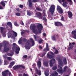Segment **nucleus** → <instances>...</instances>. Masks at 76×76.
<instances>
[{
  "label": "nucleus",
  "instance_id": "f257e3e1",
  "mask_svg": "<svg viewBox=\"0 0 76 76\" xmlns=\"http://www.w3.org/2000/svg\"><path fill=\"white\" fill-rule=\"evenodd\" d=\"M29 40H28L27 42L26 43V44L24 46L28 50H29L31 48V43H29V41L32 44L31 47L34 46L35 45V41L34 40L32 39V38H31L29 39Z\"/></svg>",
  "mask_w": 76,
  "mask_h": 76
},
{
  "label": "nucleus",
  "instance_id": "f03ea898",
  "mask_svg": "<svg viewBox=\"0 0 76 76\" xmlns=\"http://www.w3.org/2000/svg\"><path fill=\"white\" fill-rule=\"evenodd\" d=\"M13 47L12 48V50L13 51L15 50V53L17 54H18L19 53V51H20V48L18 47V45H16V44L15 43H14L12 44Z\"/></svg>",
  "mask_w": 76,
  "mask_h": 76
},
{
  "label": "nucleus",
  "instance_id": "7ed1b4c3",
  "mask_svg": "<svg viewBox=\"0 0 76 76\" xmlns=\"http://www.w3.org/2000/svg\"><path fill=\"white\" fill-rule=\"evenodd\" d=\"M10 48H11V45L7 42L5 43L4 48V51L5 52H7L9 51Z\"/></svg>",
  "mask_w": 76,
  "mask_h": 76
},
{
  "label": "nucleus",
  "instance_id": "20e7f679",
  "mask_svg": "<svg viewBox=\"0 0 76 76\" xmlns=\"http://www.w3.org/2000/svg\"><path fill=\"white\" fill-rule=\"evenodd\" d=\"M37 28L38 30V31L36 32L37 34H41V31L43 28L42 25L40 23H38L37 25Z\"/></svg>",
  "mask_w": 76,
  "mask_h": 76
},
{
  "label": "nucleus",
  "instance_id": "39448f33",
  "mask_svg": "<svg viewBox=\"0 0 76 76\" xmlns=\"http://www.w3.org/2000/svg\"><path fill=\"white\" fill-rule=\"evenodd\" d=\"M3 76H12L11 72H9L8 70L7 69L4 72H2Z\"/></svg>",
  "mask_w": 76,
  "mask_h": 76
},
{
  "label": "nucleus",
  "instance_id": "423d86ee",
  "mask_svg": "<svg viewBox=\"0 0 76 76\" xmlns=\"http://www.w3.org/2000/svg\"><path fill=\"white\" fill-rule=\"evenodd\" d=\"M56 58L58 61V64L60 65V66H61L62 67H63V63L61 59V56L60 55H58L56 57Z\"/></svg>",
  "mask_w": 76,
  "mask_h": 76
},
{
  "label": "nucleus",
  "instance_id": "0eeeda50",
  "mask_svg": "<svg viewBox=\"0 0 76 76\" xmlns=\"http://www.w3.org/2000/svg\"><path fill=\"white\" fill-rule=\"evenodd\" d=\"M55 7V5H52L51 6L49 9V12H51L52 15H53L54 12Z\"/></svg>",
  "mask_w": 76,
  "mask_h": 76
},
{
  "label": "nucleus",
  "instance_id": "6e6552de",
  "mask_svg": "<svg viewBox=\"0 0 76 76\" xmlns=\"http://www.w3.org/2000/svg\"><path fill=\"white\" fill-rule=\"evenodd\" d=\"M58 68L59 69L57 70V71L58 73H64V72L63 70V68L60 65H58Z\"/></svg>",
  "mask_w": 76,
  "mask_h": 76
},
{
  "label": "nucleus",
  "instance_id": "1a4fd4ad",
  "mask_svg": "<svg viewBox=\"0 0 76 76\" xmlns=\"http://www.w3.org/2000/svg\"><path fill=\"white\" fill-rule=\"evenodd\" d=\"M37 28V27H36V26L35 25H33L32 26H30V29H31L34 33H35L36 32V30H35V29H36V28Z\"/></svg>",
  "mask_w": 76,
  "mask_h": 76
},
{
  "label": "nucleus",
  "instance_id": "9d476101",
  "mask_svg": "<svg viewBox=\"0 0 76 76\" xmlns=\"http://www.w3.org/2000/svg\"><path fill=\"white\" fill-rule=\"evenodd\" d=\"M35 72L36 74L39 75V76L41 75V70L38 69L37 68H36Z\"/></svg>",
  "mask_w": 76,
  "mask_h": 76
},
{
  "label": "nucleus",
  "instance_id": "9b49d317",
  "mask_svg": "<svg viewBox=\"0 0 76 76\" xmlns=\"http://www.w3.org/2000/svg\"><path fill=\"white\" fill-rule=\"evenodd\" d=\"M55 25L56 26H62L63 24L60 22H55Z\"/></svg>",
  "mask_w": 76,
  "mask_h": 76
},
{
  "label": "nucleus",
  "instance_id": "f8f14e48",
  "mask_svg": "<svg viewBox=\"0 0 76 76\" xmlns=\"http://www.w3.org/2000/svg\"><path fill=\"white\" fill-rule=\"evenodd\" d=\"M56 62V59L54 58H53L52 60H50V66L52 67L53 66V64L55 63Z\"/></svg>",
  "mask_w": 76,
  "mask_h": 76
},
{
  "label": "nucleus",
  "instance_id": "ddd939ff",
  "mask_svg": "<svg viewBox=\"0 0 76 76\" xmlns=\"http://www.w3.org/2000/svg\"><path fill=\"white\" fill-rule=\"evenodd\" d=\"M4 28H3V27H0V29L1 30V33L3 34L2 35L3 37H5L6 35V34L4 33V32H3V31H4Z\"/></svg>",
  "mask_w": 76,
  "mask_h": 76
},
{
  "label": "nucleus",
  "instance_id": "4468645a",
  "mask_svg": "<svg viewBox=\"0 0 76 76\" xmlns=\"http://www.w3.org/2000/svg\"><path fill=\"white\" fill-rule=\"evenodd\" d=\"M67 14L68 15V18H70V19H72V17L73 16V14L72 12L69 11L67 12Z\"/></svg>",
  "mask_w": 76,
  "mask_h": 76
},
{
  "label": "nucleus",
  "instance_id": "2eb2a0df",
  "mask_svg": "<svg viewBox=\"0 0 76 76\" xmlns=\"http://www.w3.org/2000/svg\"><path fill=\"white\" fill-rule=\"evenodd\" d=\"M72 35H74L73 38L75 39H76V29L72 31Z\"/></svg>",
  "mask_w": 76,
  "mask_h": 76
},
{
  "label": "nucleus",
  "instance_id": "dca6fc26",
  "mask_svg": "<svg viewBox=\"0 0 76 76\" xmlns=\"http://www.w3.org/2000/svg\"><path fill=\"white\" fill-rule=\"evenodd\" d=\"M73 47H74V46L72 45V43L69 42V47L68 48V50H71V49H72Z\"/></svg>",
  "mask_w": 76,
  "mask_h": 76
},
{
  "label": "nucleus",
  "instance_id": "f3484780",
  "mask_svg": "<svg viewBox=\"0 0 76 76\" xmlns=\"http://www.w3.org/2000/svg\"><path fill=\"white\" fill-rule=\"evenodd\" d=\"M34 38L36 41H38V39H40V37L38 36L37 34L34 35Z\"/></svg>",
  "mask_w": 76,
  "mask_h": 76
},
{
  "label": "nucleus",
  "instance_id": "a211bd4d",
  "mask_svg": "<svg viewBox=\"0 0 76 76\" xmlns=\"http://www.w3.org/2000/svg\"><path fill=\"white\" fill-rule=\"evenodd\" d=\"M47 57L48 58H54V56L50 55L48 53L47 55Z\"/></svg>",
  "mask_w": 76,
  "mask_h": 76
},
{
  "label": "nucleus",
  "instance_id": "6ab92c4d",
  "mask_svg": "<svg viewBox=\"0 0 76 76\" xmlns=\"http://www.w3.org/2000/svg\"><path fill=\"white\" fill-rule=\"evenodd\" d=\"M7 25L11 29H12V23L8 22L7 23Z\"/></svg>",
  "mask_w": 76,
  "mask_h": 76
},
{
  "label": "nucleus",
  "instance_id": "aec40b11",
  "mask_svg": "<svg viewBox=\"0 0 76 76\" xmlns=\"http://www.w3.org/2000/svg\"><path fill=\"white\" fill-rule=\"evenodd\" d=\"M27 15H28V16H31L32 15L33 12L30 10H27Z\"/></svg>",
  "mask_w": 76,
  "mask_h": 76
},
{
  "label": "nucleus",
  "instance_id": "412c9836",
  "mask_svg": "<svg viewBox=\"0 0 76 76\" xmlns=\"http://www.w3.org/2000/svg\"><path fill=\"white\" fill-rule=\"evenodd\" d=\"M43 51H45V52H43V54L42 56V57H43V56H44L45 55L47 52V50L46 49V48H45L43 50Z\"/></svg>",
  "mask_w": 76,
  "mask_h": 76
},
{
  "label": "nucleus",
  "instance_id": "4be33fe9",
  "mask_svg": "<svg viewBox=\"0 0 76 76\" xmlns=\"http://www.w3.org/2000/svg\"><path fill=\"white\" fill-rule=\"evenodd\" d=\"M20 65H17L15 66H14L13 67V69L14 70H17V69H20Z\"/></svg>",
  "mask_w": 76,
  "mask_h": 76
},
{
  "label": "nucleus",
  "instance_id": "5701e85b",
  "mask_svg": "<svg viewBox=\"0 0 76 76\" xmlns=\"http://www.w3.org/2000/svg\"><path fill=\"white\" fill-rule=\"evenodd\" d=\"M8 33H10L8 34V38H10L12 36V31H10Z\"/></svg>",
  "mask_w": 76,
  "mask_h": 76
},
{
  "label": "nucleus",
  "instance_id": "b1692460",
  "mask_svg": "<svg viewBox=\"0 0 76 76\" xmlns=\"http://www.w3.org/2000/svg\"><path fill=\"white\" fill-rule=\"evenodd\" d=\"M37 63V66L39 67V69L41 68V62L40 61H39Z\"/></svg>",
  "mask_w": 76,
  "mask_h": 76
},
{
  "label": "nucleus",
  "instance_id": "393cba45",
  "mask_svg": "<svg viewBox=\"0 0 76 76\" xmlns=\"http://www.w3.org/2000/svg\"><path fill=\"white\" fill-rule=\"evenodd\" d=\"M67 1H65L64 2H63L62 4V5L64 7H66L67 6Z\"/></svg>",
  "mask_w": 76,
  "mask_h": 76
},
{
  "label": "nucleus",
  "instance_id": "a878e982",
  "mask_svg": "<svg viewBox=\"0 0 76 76\" xmlns=\"http://www.w3.org/2000/svg\"><path fill=\"white\" fill-rule=\"evenodd\" d=\"M58 75V73L56 71H55L53 73L51 74L52 76H57Z\"/></svg>",
  "mask_w": 76,
  "mask_h": 76
},
{
  "label": "nucleus",
  "instance_id": "bb28decb",
  "mask_svg": "<svg viewBox=\"0 0 76 76\" xmlns=\"http://www.w3.org/2000/svg\"><path fill=\"white\" fill-rule=\"evenodd\" d=\"M43 64L45 66L47 67L48 66V62L47 61H45L43 62Z\"/></svg>",
  "mask_w": 76,
  "mask_h": 76
},
{
  "label": "nucleus",
  "instance_id": "cd10ccee",
  "mask_svg": "<svg viewBox=\"0 0 76 76\" xmlns=\"http://www.w3.org/2000/svg\"><path fill=\"white\" fill-rule=\"evenodd\" d=\"M4 2H5V1H2L0 3V4L4 7L6 6V4H5V3Z\"/></svg>",
  "mask_w": 76,
  "mask_h": 76
},
{
  "label": "nucleus",
  "instance_id": "c85d7f7f",
  "mask_svg": "<svg viewBox=\"0 0 76 76\" xmlns=\"http://www.w3.org/2000/svg\"><path fill=\"white\" fill-rule=\"evenodd\" d=\"M52 40H53V41H56L57 39L56 38V36L54 35L52 36Z\"/></svg>",
  "mask_w": 76,
  "mask_h": 76
},
{
  "label": "nucleus",
  "instance_id": "c756f323",
  "mask_svg": "<svg viewBox=\"0 0 76 76\" xmlns=\"http://www.w3.org/2000/svg\"><path fill=\"white\" fill-rule=\"evenodd\" d=\"M13 32V35H14L15 37H17L18 36V34L15 31H12Z\"/></svg>",
  "mask_w": 76,
  "mask_h": 76
},
{
  "label": "nucleus",
  "instance_id": "7c9ffc66",
  "mask_svg": "<svg viewBox=\"0 0 76 76\" xmlns=\"http://www.w3.org/2000/svg\"><path fill=\"white\" fill-rule=\"evenodd\" d=\"M46 50L47 51H50V49L48 48V43H46Z\"/></svg>",
  "mask_w": 76,
  "mask_h": 76
},
{
  "label": "nucleus",
  "instance_id": "2f4dec72",
  "mask_svg": "<svg viewBox=\"0 0 76 76\" xmlns=\"http://www.w3.org/2000/svg\"><path fill=\"white\" fill-rule=\"evenodd\" d=\"M36 10H37L38 11H39V12H42V9L41 8H40L38 7H36Z\"/></svg>",
  "mask_w": 76,
  "mask_h": 76
},
{
  "label": "nucleus",
  "instance_id": "473e14b6",
  "mask_svg": "<svg viewBox=\"0 0 76 76\" xmlns=\"http://www.w3.org/2000/svg\"><path fill=\"white\" fill-rule=\"evenodd\" d=\"M39 14L40 15H38V17L39 19H42V16H42L41 13L39 12Z\"/></svg>",
  "mask_w": 76,
  "mask_h": 76
},
{
  "label": "nucleus",
  "instance_id": "72a5a7b5",
  "mask_svg": "<svg viewBox=\"0 0 76 76\" xmlns=\"http://www.w3.org/2000/svg\"><path fill=\"white\" fill-rule=\"evenodd\" d=\"M61 9V8L59 6H58L57 7V10L58 12Z\"/></svg>",
  "mask_w": 76,
  "mask_h": 76
},
{
  "label": "nucleus",
  "instance_id": "f704fd0d",
  "mask_svg": "<svg viewBox=\"0 0 76 76\" xmlns=\"http://www.w3.org/2000/svg\"><path fill=\"white\" fill-rule=\"evenodd\" d=\"M43 13L42 14L43 15V17H45L46 16L45 15V10H43Z\"/></svg>",
  "mask_w": 76,
  "mask_h": 76
},
{
  "label": "nucleus",
  "instance_id": "c9c22d12",
  "mask_svg": "<svg viewBox=\"0 0 76 76\" xmlns=\"http://www.w3.org/2000/svg\"><path fill=\"white\" fill-rule=\"evenodd\" d=\"M57 69V66H54L52 67V70H56Z\"/></svg>",
  "mask_w": 76,
  "mask_h": 76
},
{
  "label": "nucleus",
  "instance_id": "e433bc0d",
  "mask_svg": "<svg viewBox=\"0 0 76 76\" xmlns=\"http://www.w3.org/2000/svg\"><path fill=\"white\" fill-rule=\"evenodd\" d=\"M67 66H65V67H64V70L63 71L64 72H66V71H67Z\"/></svg>",
  "mask_w": 76,
  "mask_h": 76
},
{
  "label": "nucleus",
  "instance_id": "4c0bfd02",
  "mask_svg": "<svg viewBox=\"0 0 76 76\" xmlns=\"http://www.w3.org/2000/svg\"><path fill=\"white\" fill-rule=\"evenodd\" d=\"M7 58L8 60L10 61L11 60H12V58L11 57H7Z\"/></svg>",
  "mask_w": 76,
  "mask_h": 76
},
{
  "label": "nucleus",
  "instance_id": "58836bf2",
  "mask_svg": "<svg viewBox=\"0 0 76 76\" xmlns=\"http://www.w3.org/2000/svg\"><path fill=\"white\" fill-rule=\"evenodd\" d=\"M58 12L60 14H62V13H63V11L62 9L58 11Z\"/></svg>",
  "mask_w": 76,
  "mask_h": 76
},
{
  "label": "nucleus",
  "instance_id": "ea45409f",
  "mask_svg": "<svg viewBox=\"0 0 76 76\" xmlns=\"http://www.w3.org/2000/svg\"><path fill=\"white\" fill-rule=\"evenodd\" d=\"M58 1L60 3H61V2L64 3L65 1H66V0H58Z\"/></svg>",
  "mask_w": 76,
  "mask_h": 76
},
{
  "label": "nucleus",
  "instance_id": "a19ab883",
  "mask_svg": "<svg viewBox=\"0 0 76 76\" xmlns=\"http://www.w3.org/2000/svg\"><path fill=\"white\" fill-rule=\"evenodd\" d=\"M22 41L23 42H26L27 41V39L25 38H23L22 39Z\"/></svg>",
  "mask_w": 76,
  "mask_h": 76
},
{
  "label": "nucleus",
  "instance_id": "79ce46f5",
  "mask_svg": "<svg viewBox=\"0 0 76 76\" xmlns=\"http://www.w3.org/2000/svg\"><path fill=\"white\" fill-rule=\"evenodd\" d=\"M15 64V62L14 61H13L10 63V64L13 66V65H14Z\"/></svg>",
  "mask_w": 76,
  "mask_h": 76
},
{
  "label": "nucleus",
  "instance_id": "37998d69",
  "mask_svg": "<svg viewBox=\"0 0 76 76\" xmlns=\"http://www.w3.org/2000/svg\"><path fill=\"white\" fill-rule=\"evenodd\" d=\"M45 75L46 76H49V73L48 72H45Z\"/></svg>",
  "mask_w": 76,
  "mask_h": 76
},
{
  "label": "nucleus",
  "instance_id": "c03bdc74",
  "mask_svg": "<svg viewBox=\"0 0 76 76\" xmlns=\"http://www.w3.org/2000/svg\"><path fill=\"white\" fill-rule=\"evenodd\" d=\"M43 41H44L43 40H42V39H41L39 40V44H41V43H42V42H43Z\"/></svg>",
  "mask_w": 76,
  "mask_h": 76
},
{
  "label": "nucleus",
  "instance_id": "a18cd8bd",
  "mask_svg": "<svg viewBox=\"0 0 76 76\" xmlns=\"http://www.w3.org/2000/svg\"><path fill=\"white\" fill-rule=\"evenodd\" d=\"M29 2V6L30 7H32V3L31 2Z\"/></svg>",
  "mask_w": 76,
  "mask_h": 76
},
{
  "label": "nucleus",
  "instance_id": "49530a36",
  "mask_svg": "<svg viewBox=\"0 0 76 76\" xmlns=\"http://www.w3.org/2000/svg\"><path fill=\"white\" fill-rule=\"evenodd\" d=\"M7 56H10V57H11L13 56V54L10 53H7Z\"/></svg>",
  "mask_w": 76,
  "mask_h": 76
},
{
  "label": "nucleus",
  "instance_id": "de8ad7c7",
  "mask_svg": "<svg viewBox=\"0 0 76 76\" xmlns=\"http://www.w3.org/2000/svg\"><path fill=\"white\" fill-rule=\"evenodd\" d=\"M63 61L64 64H67V61L66 60V59H64L63 60Z\"/></svg>",
  "mask_w": 76,
  "mask_h": 76
},
{
  "label": "nucleus",
  "instance_id": "09e8293b",
  "mask_svg": "<svg viewBox=\"0 0 76 76\" xmlns=\"http://www.w3.org/2000/svg\"><path fill=\"white\" fill-rule=\"evenodd\" d=\"M20 67L24 69H25V67L23 65H20Z\"/></svg>",
  "mask_w": 76,
  "mask_h": 76
},
{
  "label": "nucleus",
  "instance_id": "8fccbe9b",
  "mask_svg": "<svg viewBox=\"0 0 76 76\" xmlns=\"http://www.w3.org/2000/svg\"><path fill=\"white\" fill-rule=\"evenodd\" d=\"M20 24H21V25H24V23H23V22L22 20L20 21Z\"/></svg>",
  "mask_w": 76,
  "mask_h": 76
},
{
  "label": "nucleus",
  "instance_id": "3c124183",
  "mask_svg": "<svg viewBox=\"0 0 76 76\" xmlns=\"http://www.w3.org/2000/svg\"><path fill=\"white\" fill-rule=\"evenodd\" d=\"M16 15L17 16H20V13L17 12L16 13Z\"/></svg>",
  "mask_w": 76,
  "mask_h": 76
},
{
  "label": "nucleus",
  "instance_id": "603ef678",
  "mask_svg": "<svg viewBox=\"0 0 76 76\" xmlns=\"http://www.w3.org/2000/svg\"><path fill=\"white\" fill-rule=\"evenodd\" d=\"M16 10L18 12H19L20 11V9L19 8H18L16 9Z\"/></svg>",
  "mask_w": 76,
  "mask_h": 76
},
{
  "label": "nucleus",
  "instance_id": "864d4df0",
  "mask_svg": "<svg viewBox=\"0 0 76 76\" xmlns=\"http://www.w3.org/2000/svg\"><path fill=\"white\" fill-rule=\"evenodd\" d=\"M42 19V20H45V22L47 21V19H46L45 17H43Z\"/></svg>",
  "mask_w": 76,
  "mask_h": 76
},
{
  "label": "nucleus",
  "instance_id": "5fc2aeb1",
  "mask_svg": "<svg viewBox=\"0 0 76 76\" xmlns=\"http://www.w3.org/2000/svg\"><path fill=\"white\" fill-rule=\"evenodd\" d=\"M14 25L15 26H18V23L17 22H15L14 23Z\"/></svg>",
  "mask_w": 76,
  "mask_h": 76
},
{
  "label": "nucleus",
  "instance_id": "6e6d98bb",
  "mask_svg": "<svg viewBox=\"0 0 76 76\" xmlns=\"http://www.w3.org/2000/svg\"><path fill=\"white\" fill-rule=\"evenodd\" d=\"M55 54H58V51L57 50H56L55 52Z\"/></svg>",
  "mask_w": 76,
  "mask_h": 76
},
{
  "label": "nucleus",
  "instance_id": "4d7b16f0",
  "mask_svg": "<svg viewBox=\"0 0 76 76\" xmlns=\"http://www.w3.org/2000/svg\"><path fill=\"white\" fill-rule=\"evenodd\" d=\"M23 76H29V75H28V74H25V73H24L23 74Z\"/></svg>",
  "mask_w": 76,
  "mask_h": 76
},
{
  "label": "nucleus",
  "instance_id": "13d9d810",
  "mask_svg": "<svg viewBox=\"0 0 76 76\" xmlns=\"http://www.w3.org/2000/svg\"><path fill=\"white\" fill-rule=\"evenodd\" d=\"M23 5H22V4H20L19 6V7H20V8H23Z\"/></svg>",
  "mask_w": 76,
  "mask_h": 76
},
{
  "label": "nucleus",
  "instance_id": "bf43d9fd",
  "mask_svg": "<svg viewBox=\"0 0 76 76\" xmlns=\"http://www.w3.org/2000/svg\"><path fill=\"white\" fill-rule=\"evenodd\" d=\"M2 44H0V50H1V48H2Z\"/></svg>",
  "mask_w": 76,
  "mask_h": 76
},
{
  "label": "nucleus",
  "instance_id": "052dcab7",
  "mask_svg": "<svg viewBox=\"0 0 76 76\" xmlns=\"http://www.w3.org/2000/svg\"><path fill=\"white\" fill-rule=\"evenodd\" d=\"M23 58H27L28 57V56L26 55H24L23 56Z\"/></svg>",
  "mask_w": 76,
  "mask_h": 76
},
{
  "label": "nucleus",
  "instance_id": "680f3d73",
  "mask_svg": "<svg viewBox=\"0 0 76 76\" xmlns=\"http://www.w3.org/2000/svg\"><path fill=\"white\" fill-rule=\"evenodd\" d=\"M50 54H51V55H53V56H54V53H53V52L51 51L50 52Z\"/></svg>",
  "mask_w": 76,
  "mask_h": 76
},
{
  "label": "nucleus",
  "instance_id": "e2e57ef3",
  "mask_svg": "<svg viewBox=\"0 0 76 76\" xmlns=\"http://www.w3.org/2000/svg\"><path fill=\"white\" fill-rule=\"evenodd\" d=\"M22 39H20L18 41V42L19 44H21L22 43Z\"/></svg>",
  "mask_w": 76,
  "mask_h": 76
},
{
  "label": "nucleus",
  "instance_id": "0e129e2a",
  "mask_svg": "<svg viewBox=\"0 0 76 76\" xmlns=\"http://www.w3.org/2000/svg\"><path fill=\"white\" fill-rule=\"evenodd\" d=\"M64 18L63 17V16H62V17L61 18V20H64Z\"/></svg>",
  "mask_w": 76,
  "mask_h": 76
},
{
  "label": "nucleus",
  "instance_id": "69168bd1",
  "mask_svg": "<svg viewBox=\"0 0 76 76\" xmlns=\"http://www.w3.org/2000/svg\"><path fill=\"white\" fill-rule=\"evenodd\" d=\"M0 9L1 10L3 9V7L1 6V5H0Z\"/></svg>",
  "mask_w": 76,
  "mask_h": 76
},
{
  "label": "nucleus",
  "instance_id": "338daca9",
  "mask_svg": "<svg viewBox=\"0 0 76 76\" xmlns=\"http://www.w3.org/2000/svg\"><path fill=\"white\" fill-rule=\"evenodd\" d=\"M12 66H12L10 64V65L9 66V67L10 68H12Z\"/></svg>",
  "mask_w": 76,
  "mask_h": 76
},
{
  "label": "nucleus",
  "instance_id": "774afa93",
  "mask_svg": "<svg viewBox=\"0 0 76 76\" xmlns=\"http://www.w3.org/2000/svg\"><path fill=\"white\" fill-rule=\"evenodd\" d=\"M3 57L4 58H6V55H4L3 56Z\"/></svg>",
  "mask_w": 76,
  "mask_h": 76
}]
</instances>
